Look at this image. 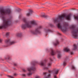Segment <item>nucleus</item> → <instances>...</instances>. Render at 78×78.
<instances>
[{
	"instance_id": "16",
	"label": "nucleus",
	"mask_w": 78,
	"mask_h": 78,
	"mask_svg": "<svg viewBox=\"0 0 78 78\" xmlns=\"http://www.w3.org/2000/svg\"><path fill=\"white\" fill-rule=\"evenodd\" d=\"M58 70H55L54 72V74H58Z\"/></svg>"
},
{
	"instance_id": "8",
	"label": "nucleus",
	"mask_w": 78,
	"mask_h": 78,
	"mask_svg": "<svg viewBox=\"0 0 78 78\" xmlns=\"http://www.w3.org/2000/svg\"><path fill=\"white\" fill-rule=\"evenodd\" d=\"M42 28V26H39L38 27V28L37 29H36L35 31H34L33 32V33L34 34H37L39 33V30L38 29H41V28Z\"/></svg>"
},
{
	"instance_id": "12",
	"label": "nucleus",
	"mask_w": 78,
	"mask_h": 78,
	"mask_svg": "<svg viewBox=\"0 0 78 78\" xmlns=\"http://www.w3.org/2000/svg\"><path fill=\"white\" fill-rule=\"evenodd\" d=\"M44 31L46 33H50V32H51V30L50 29H48L45 28L44 29Z\"/></svg>"
},
{
	"instance_id": "26",
	"label": "nucleus",
	"mask_w": 78,
	"mask_h": 78,
	"mask_svg": "<svg viewBox=\"0 0 78 78\" xmlns=\"http://www.w3.org/2000/svg\"><path fill=\"white\" fill-rule=\"evenodd\" d=\"M54 78H57L56 75H55L54 76Z\"/></svg>"
},
{
	"instance_id": "18",
	"label": "nucleus",
	"mask_w": 78,
	"mask_h": 78,
	"mask_svg": "<svg viewBox=\"0 0 78 78\" xmlns=\"http://www.w3.org/2000/svg\"><path fill=\"white\" fill-rule=\"evenodd\" d=\"M43 74L45 76H47V72H44L43 73Z\"/></svg>"
},
{
	"instance_id": "7",
	"label": "nucleus",
	"mask_w": 78,
	"mask_h": 78,
	"mask_svg": "<svg viewBox=\"0 0 78 78\" xmlns=\"http://www.w3.org/2000/svg\"><path fill=\"white\" fill-rule=\"evenodd\" d=\"M5 42L6 44H8V46H10L12 45L13 44H14L15 42L14 41H11V40L9 39L6 40L5 41Z\"/></svg>"
},
{
	"instance_id": "10",
	"label": "nucleus",
	"mask_w": 78,
	"mask_h": 78,
	"mask_svg": "<svg viewBox=\"0 0 78 78\" xmlns=\"http://www.w3.org/2000/svg\"><path fill=\"white\" fill-rule=\"evenodd\" d=\"M57 57L58 58H61V51H57Z\"/></svg>"
},
{
	"instance_id": "21",
	"label": "nucleus",
	"mask_w": 78,
	"mask_h": 78,
	"mask_svg": "<svg viewBox=\"0 0 78 78\" xmlns=\"http://www.w3.org/2000/svg\"><path fill=\"white\" fill-rule=\"evenodd\" d=\"M8 77L9 78H13V76H8Z\"/></svg>"
},
{
	"instance_id": "23",
	"label": "nucleus",
	"mask_w": 78,
	"mask_h": 78,
	"mask_svg": "<svg viewBox=\"0 0 78 78\" xmlns=\"http://www.w3.org/2000/svg\"><path fill=\"white\" fill-rule=\"evenodd\" d=\"M23 72H26L27 71V70H25V69H23Z\"/></svg>"
},
{
	"instance_id": "5",
	"label": "nucleus",
	"mask_w": 78,
	"mask_h": 78,
	"mask_svg": "<svg viewBox=\"0 0 78 78\" xmlns=\"http://www.w3.org/2000/svg\"><path fill=\"white\" fill-rule=\"evenodd\" d=\"M37 63L36 62H33L32 63L30 64L31 67L30 68H27V70L29 72L28 73H27L28 76H30L33 73L32 72V70L33 71H35L36 70V67H35V65H36Z\"/></svg>"
},
{
	"instance_id": "22",
	"label": "nucleus",
	"mask_w": 78,
	"mask_h": 78,
	"mask_svg": "<svg viewBox=\"0 0 78 78\" xmlns=\"http://www.w3.org/2000/svg\"><path fill=\"white\" fill-rule=\"evenodd\" d=\"M6 36H9V33L7 32V33H6Z\"/></svg>"
},
{
	"instance_id": "3",
	"label": "nucleus",
	"mask_w": 78,
	"mask_h": 78,
	"mask_svg": "<svg viewBox=\"0 0 78 78\" xmlns=\"http://www.w3.org/2000/svg\"><path fill=\"white\" fill-rule=\"evenodd\" d=\"M23 20L26 23L25 24H23L21 26V28L22 29H25L27 28H31L34 26L37 25V23L36 22V21L34 20L30 21V22H28L26 20V18H24L23 19Z\"/></svg>"
},
{
	"instance_id": "2",
	"label": "nucleus",
	"mask_w": 78,
	"mask_h": 78,
	"mask_svg": "<svg viewBox=\"0 0 78 78\" xmlns=\"http://www.w3.org/2000/svg\"><path fill=\"white\" fill-rule=\"evenodd\" d=\"M11 14V11L10 9H5L3 8L0 9V17H2L3 20L2 25L0 26V29L6 28L9 25H11V22L5 19V16L9 15Z\"/></svg>"
},
{
	"instance_id": "1",
	"label": "nucleus",
	"mask_w": 78,
	"mask_h": 78,
	"mask_svg": "<svg viewBox=\"0 0 78 78\" xmlns=\"http://www.w3.org/2000/svg\"><path fill=\"white\" fill-rule=\"evenodd\" d=\"M72 15L71 14H69L66 15L65 14H63L61 16H59L58 18H56L53 21L55 24H57V26L58 28L61 29L63 31H66L67 28L66 27L68 26V23H65L64 26H62L61 25L60 21L63 20L64 18H66L67 20H70Z\"/></svg>"
},
{
	"instance_id": "4",
	"label": "nucleus",
	"mask_w": 78,
	"mask_h": 78,
	"mask_svg": "<svg viewBox=\"0 0 78 78\" xmlns=\"http://www.w3.org/2000/svg\"><path fill=\"white\" fill-rule=\"evenodd\" d=\"M70 28L72 30V33L73 37L75 39L78 38V28H76L74 25L71 26Z\"/></svg>"
},
{
	"instance_id": "9",
	"label": "nucleus",
	"mask_w": 78,
	"mask_h": 78,
	"mask_svg": "<svg viewBox=\"0 0 78 78\" xmlns=\"http://www.w3.org/2000/svg\"><path fill=\"white\" fill-rule=\"evenodd\" d=\"M64 51H66V52H70V55H73V51H70V49L68 48H66L63 49Z\"/></svg>"
},
{
	"instance_id": "17",
	"label": "nucleus",
	"mask_w": 78,
	"mask_h": 78,
	"mask_svg": "<svg viewBox=\"0 0 78 78\" xmlns=\"http://www.w3.org/2000/svg\"><path fill=\"white\" fill-rule=\"evenodd\" d=\"M17 36H21L22 33H18L17 34Z\"/></svg>"
},
{
	"instance_id": "24",
	"label": "nucleus",
	"mask_w": 78,
	"mask_h": 78,
	"mask_svg": "<svg viewBox=\"0 0 78 78\" xmlns=\"http://www.w3.org/2000/svg\"><path fill=\"white\" fill-rule=\"evenodd\" d=\"M22 76H23V77H25V76H26V75L25 74H22Z\"/></svg>"
},
{
	"instance_id": "32",
	"label": "nucleus",
	"mask_w": 78,
	"mask_h": 78,
	"mask_svg": "<svg viewBox=\"0 0 78 78\" xmlns=\"http://www.w3.org/2000/svg\"><path fill=\"white\" fill-rule=\"evenodd\" d=\"M58 34L61 35V34H60V33H58Z\"/></svg>"
},
{
	"instance_id": "31",
	"label": "nucleus",
	"mask_w": 78,
	"mask_h": 78,
	"mask_svg": "<svg viewBox=\"0 0 78 78\" xmlns=\"http://www.w3.org/2000/svg\"><path fill=\"white\" fill-rule=\"evenodd\" d=\"M16 11L17 12H19V10H16Z\"/></svg>"
},
{
	"instance_id": "19",
	"label": "nucleus",
	"mask_w": 78,
	"mask_h": 78,
	"mask_svg": "<svg viewBox=\"0 0 78 78\" xmlns=\"http://www.w3.org/2000/svg\"><path fill=\"white\" fill-rule=\"evenodd\" d=\"M63 66H66V61H64L63 62Z\"/></svg>"
},
{
	"instance_id": "6",
	"label": "nucleus",
	"mask_w": 78,
	"mask_h": 78,
	"mask_svg": "<svg viewBox=\"0 0 78 78\" xmlns=\"http://www.w3.org/2000/svg\"><path fill=\"white\" fill-rule=\"evenodd\" d=\"M39 64L40 66H43V68L44 70H47V69L51 67V63H48V67H46V64H45V62H44L43 61H41L40 63H39Z\"/></svg>"
},
{
	"instance_id": "11",
	"label": "nucleus",
	"mask_w": 78,
	"mask_h": 78,
	"mask_svg": "<svg viewBox=\"0 0 78 78\" xmlns=\"http://www.w3.org/2000/svg\"><path fill=\"white\" fill-rule=\"evenodd\" d=\"M51 55H55L56 54V52H55V50L53 48L51 49Z\"/></svg>"
},
{
	"instance_id": "27",
	"label": "nucleus",
	"mask_w": 78,
	"mask_h": 78,
	"mask_svg": "<svg viewBox=\"0 0 78 78\" xmlns=\"http://www.w3.org/2000/svg\"><path fill=\"white\" fill-rule=\"evenodd\" d=\"M3 40L2 39H0V43H1L2 42Z\"/></svg>"
},
{
	"instance_id": "28",
	"label": "nucleus",
	"mask_w": 78,
	"mask_h": 78,
	"mask_svg": "<svg viewBox=\"0 0 78 78\" xmlns=\"http://www.w3.org/2000/svg\"><path fill=\"white\" fill-rule=\"evenodd\" d=\"M43 17H44V18H45V17H47V16H45L44 15H43Z\"/></svg>"
},
{
	"instance_id": "14",
	"label": "nucleus",
	"mask_w": 78,
	"mask_h": 78,
	"mask_svg": "<svg viewBox=\"0 0 78 78\" xmlns=\"http://www.w3.org/2000/svg\"><path fill=\"white\" fill-rule=\"evenodd\" d=\"M77 48V46L76 44H74L73 45V48L72 49L73 50H75Z\"/></svg>"
},
{
	"instance_id": "29",
	"label": "nucleus",
	"mask_w": 78,
	"mask_h": 78,
	"mask_svg": "<svg viewBox=\"0 0 78 78\" xmlns=\"http://www.w3.org/2000/svg\"><path fill=\"white\" fill-rule=\"evenodd\" d=\"M49 59H50V60L51 61H52V60L51 59V58H50Z\"/></svg>"
},
{
	"instance_id": "15",
	"label": "nucleus",
	"mask_w": 78,
	"mask_h": 78,
	"mask_svg": "<svg viewBox=\"0 0 78 78\" xmlns=\"http://www.w3.org/2000/svg\"><path fill=\"white\" fill-rule=\"evenodd\" d=\"M33 12V11H32L31 10H30V12L27 14V16H30V15H31V14H32Z\"/></svg>"
},
{
	"instance_id": "13",
	"label": "nucleus",
	"mask_w": 78,
	"mask_h": 78,
	"mask_svg": "<svg viewBox=\"0 0 78 78\" xmlns=\"http://www.w3.org/2000/svg\"><path fill=\"white\" fill-rule=\"evenodd\" d=\"M59 41H58V40H57L55 41V43H54L53 44L55 46H56L57 45H58L59 44Z\"/></svg>"
},
{
	"instance_id": "25",
	"label": "nucleus",
	"mask_w": 78,
	"mask_h": 78,
	"mask_svg": "<svg viewBox=\"0 0 78 78\" xmlns=\"http://www.w3.org/2000/svg\"><path fill=\"white\" fill-rule=\"evenodd\" d=\"M48 72L49 73H52L53 71H50V70H48Z\"/></svg>"
},
{
	"instance_id": "20",
	"label": "nucleus",
	"mask_w": 78,
	"mask_h": 78,
	"mask_svg": "<svg viewBox=\"0 0 78 78\" xmlns=\"http://www.w3.org/2000/svg\"><path fill=\"white\" fill-rule=\"evenodd\" d=\"M72 68L74 70H75V67L73 66H72Z\"/></svg>"
},
{
	"instance_id": "33",
	"label": "nucleus",
	"mask_w": 78,
	"mask_h": 78,
	"mask_svg": "<svg viewBox=\"0 0 78 78\" xmlns=\"http://www.w3.org/2000/svg\"><path fill=\"white\" fill-rule=\"evenodd\" d=\"M14 75H15V76L16 75V74H14Z\"/></svg>"
},
{
	"instance_id": "30",
	"label": "nucleus",
	"mask_w": 78,
	"mask_h": 78,
	"mask_svg": "<svg viewBox=\"0 0 78 78\" xmlns=\"http://www.w3.org/2000/svg\"><path fill=\"white\" fill-rule=\"evenodd\" d=\"M14 66H17V64H16V63H14Z\"/></svg>"
}]
</instances>
